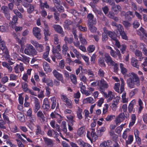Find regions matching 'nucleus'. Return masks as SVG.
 Listing matches in <instances>:
<instances>
[{
  "label": "nucleus",
  "instance_id": "f257e3e1",
  "mask_svg": "<svg viewBox=\"0 0 147 147\" xmlns=\"http://www.w3.org/2000/svg\"><path fill=\"white\" fill-rule=\"evenodd\" d=\"M127 80L128 87L130 89L134 88L140 85L139 78L138 75L134 72L131 73Z\"/></svg>",
  "mask_w": 147,
  "mask_h": 147
},
{
  "label": "nucleus",
  "instance_id": "f03ea898",
  "mask_svg": "<svg viewBox=\"0 0 147 147\" xmlns=\"http://www.w3.org/2000/svg\"><path fill=\"white\" fill-rule=\"evenodd\" d=\"M97 85L100 92L102 93L104 92L105 89L109 87L108 84L103 78H101L100 80L98 81Z\"/></svg>",
  "mask_w": 147,
  "mask_h": 147
},
{
  "label": "nucleus",
  "instance_id": "7ed1b4c3",
  "mask_svg": "<svg viewBox=\"0 0 147 147\" xmlns=\"http://www.w3.org/2000/svg\"><path fill=\"white\" fill-rule=\"evenodd\" d=\"M119 146L116 142L108 140L104 141L100 144V147H119Z\"/></svg>",
  "mask_w": 147,
  "mask_h": 147
},
{
  "label": "nucleus",
  "instance_id": "20e7f679",
  "mask_svg": "<svg viewBox=\"0 0 147 147\" xmlns=\"http://www.w3.org/2000/svg\"><path fill=\"white\" fill-rule=\"evenodd\" d=\"M25 54L29 55H36L37 52L34 47L31 45H27L26 48L24 50Z\"/></svg>",
  "mask_w": 147,
  "mask_h": 147
},
{
  "label": "nucleus",
  "instance_id": "39448f33",
  "mask_svg": "<svg viewBox=\"0 0 147 147\" xmlns=\"http://www.w3.org/2000/svg\"><path fill=\"white\" fill-rule=\"evenodd\" d=\"M31 99L34 100V111L35 113H36L40 108V105L39 100L36 97L32 96L30 97Z\"/></svg>",
  "mask_w": 147,
  "mask_h": 147
},
{
  "label": "nucleus",
  "instance_id": "423d86ee",
  "mask_svg": "<svg viewBox=\"0 0 147 147\" xmlns=\"http://www.w3.org/2000/svg\"><path fill=\"white\" fill-rule=\"evenodd\" d=\"M45 29L43 30V33L44 35V39L46 41L49 40L48 36L51 35V32L49 31V28L47 24L44 23Z\"/></svg>",
  "mask_w": 147,
  "mask_h": 147
},
{
  "label": "nucleus",
  "instance_id": "0eeeda50",
  "mask_svg": "<svg viewBox=\"0 0 147 147\" xmlns=\"http://www.w3.org/2000/svg\"><path fill=\"white\" fill-rule=\"evenodd\" d=\"M42 107L45 111H47L50 110V104L47 98H45L43 100Z\"/></svg>",
  "mask_w": 147,
  "mask_h": 147
},
{
  "label": "nucleus",
  "instance_id": "6e6552de",
  "mask_svg": "<svg viewBox=\"0 0 147 147\" xmlns=\"http://www.w3.org/2000/svg\"><path fill=\"white\" fill-rule=\"evenodd\" d=\"M53 74L55 77L58 80L63 82V78L62 75L59 73L55 69L53 71Z\"/></svg>",
  "mask_w": 147,
  "mask_h": 147
},
{
  "label": "nucleus",
  "instance_id": "1a4fd4ad",
  "mask_svg": "<svg viewBox=\"0 0 147 147\" xmlns=\"http://www.w3.org/2000/svg\"><path fill=\"white\" fill-rule=\"evenodd\" d=\"M94 16L92 13H89L87 16L88 19V25H94L96 23V20H93Z\"/></svg>",
  "mask_w": 147,
  "mask_h": 147
},
{
  "label": "nucleus",
  "instance_id": "9d476101",
  "mask_svg": "<svg viewBox=\"0 0 147 147\" xmlns=\"http://www.w3.org/2000/svg\"><path fill=\"white\" fill-rule=\"evenodd\" d=\"M125 119V113H121L118 115L115 120V123L117 125H119L121 122L123 121Z\"/></svg>",
  "mask_w": 147,
  "mask_h": 147
},
{
  "label": "nucleus",
  "instance_id": "9b49d317",
  "mask_svg": "<svg viewBox=\"0 0 147 147\" xmlns=\"http://www.w3.org/2000/svg\"><path fill=\"white\" fill-rule=\"evenodd\" d=\"M102 93L103 94L104 97L105 98H108L107 100V102H110L115 97V95L113 94V93L111 91H108V94L105 92H102Z\"/></svg>",
  "mask_w": 147,
  "mask_h": 147
},
{
  "label": "nucleus",
  "instance_id": "f8f14e48",
  "mask_svg": "<svg viewBox=\"0 0 147 147\" xmlns=\"http://www.w3.org/2000/svg\"><path fill=\"white\" fill-rule=\"evenodd\" d=\"M135 16L133 12L129 11L126 13L125 15V19L128 21H130Z\"/></svg>",
  "mask_w": 147,
  "mask_h": 147
},
{
  "label": "nucleus",
  "instance_id": "ddd939ff",
  "mask_svg": "<svg viewBox=\"0 0 147 147\" xmlns=\"http://www.w3.org/2000/svg\"><path fill=\"white\" fill-rule=\"evenodd\" d=\"M40 29L38 28H34L33 29V33L34 35L38 39H40L41 35L40 33Z\"/></svg>",
  "mask_w": 147,
  "mask_h": 147
},
{
  "label": "nucleus",
  "instance_id": "4468645a",
  "mask_svg": "<svg viewBox=\"0 0 147 147\" xmlns=\"http://www.w3.org/2000/svg\"><path fill=\"white\" fill-rule=\"evenodd\" d=\"M41 80L43 83L46 84L48 86L50 87H53V82L51 79L43 78Z\"/></svg>",
  "mask_w": 147,
  "mask_h": 147
},
{
  "label": "nucleus",
  "instance_id": "2eb2a0df",
  "mask_svg": "<svg viewBox=\"0 0 147 147\" xmlns=\"http://www.w3.org/2000/svg\"><path fill=\"white\" fill-rule=\"evenodd\" d=\"M50 50V47L49 46H47L46 47V51L43 54V58L49 63H50L51 60L49 58H48Z\"/></svg>",
  "mask_w": 147,
  "mask_h": 147
},
{
  "label": "nucleus",
  "instance_id": "dca6fc26",
  "mask_svg": "<svg viewBox=\"0 0 147 147\" xmlns=\"http://www.w3.org/2000/svg\"><path fill=\"white\" fill-rule=\"evenodd\" d=\"M77 143L80 147H92L90 144L84 142L81 139H79L77 141Z\"/></svg>",
  "mask_w": 147,
  "mask_h": 147
},
{
  "label": "nucleus",
  "instance_id": "f3484780",
  "mask_svg": "<svg viewBox=\"0 0 147 147\" xmlns=\"http://www.w3.org/2000/svg\"><path fill=\"white\" fill-rule=\"evenodd\" d=\"M27 116L28 117L29 119H31L30 123H32L33 122L36 121V118L34 116H32V109H30L27 112Z\"/></svg>",
  "mask_w": 147,
  "mask_h": 147
},
{
  "label": "nucleus",
  "instance_id": "a211bd4d",
  "mask_svg": "<svg viewBox=\"0 0 147 147\" xmlns=\"http://www.w3.org/2000/svg\"><path fill=\"white\" fill-rule=\"evenodd\" d=\"M32 43L33 45L35 46L36 50L39 52H41L43 51L44 50V47L41 44H40L36 42H35L34 44Z\"/></svg>",
  "mask_w": 147,
  "mask_h": 147
},
{
  "label": "nucleus",
  "instance_id": "6ab92c4d",
  "mask_svg": "<svg viewBox=\"0 0 147 147\" xmlns=\"http://www.w3.org/2000/svg\"><path fill=\"white\" fill-rule=\"evenodd\" d=\"M37 115L39 119L42 122L44 123L45 122V117L42 111L40 110L38 111Z\"/></svg>",
  "mask_w": 147,
  "mask_h": 147
},
{
  "label": "nucleus",
  "instance_id": "aec40b11",
  "mask_svg": "<svg viewBox=\"0 0 147 147\" xmlns=\"http://www.w3.org/2000/svg\"><path fill=\"white\" fill-rule=\"evenodd\" d=\"M105 58V61L108 64L110 63V65L112 66H113L114 65L115 62L112 60L111 57L109 55H106Z\"/></svg>",
  "mask_w": 147,
  "mask_h": 147
},
{
  "label": "nucleus",
  "instance_id": "412c9836",
  "mask_svg": "<svg viewBox=\"0 0 147 147\" xmlns=\"http://www.w3.org/2000/svg\"><path fill=\"white\" fill-rule=\"evenodd\" d=\"M0 49L3 52H6L7 48L5 46V43L4 40H2L0 35Z\"/></svg>",
  "mask_w": 147,
  "mask_h": 147
},
{
  "label": "nucleus",
  "instance_id": "4be33fe9",
  "mask_svg": "<svg viewBox=\"0 0 147 147\" xmlns=\"http://www.w3.org/2000/svg\"><path fill=\"white\" fill-rule=\"evenodd\" d=\"M77 134L80 137H82L85 136V132L84 127H82L79 128L77 131Z\"/></svg>",
  "mask_w": 147,
  "mask_h": 147
},
{
  "label": "nucleus",
  "instance_id": "5701e85b",
  "mask_svg": "<svg viewBox=\"0 0 147 147\" xmlns=\"http://www.w3.org/2000/svg\"><path fill=\"white\" fill-rule=\"evenodd\" d=\"M131 65L134 67L138 68L139 67V63L138 60L134 57L131 58Z\"/></svg>",
  "mask_w": 147,
  "mask_h": 147
},
{
  "label": "nucleus",
  "instance_id": "b1692460",
  "mask_svg": "<svg viewBox=\"0 0 147 147\" xmlns=\"http://www.w3.org/2000/svg\"><path fill=\"white\" fill-rule=\"evenodd\" d=\"M55 30L57 32L62 34L63 32V29L61 26L59 25L55 24L53 26Z\"/></svg>",
  "mask_w": 147,
  "mask_h": 147
},
{
  "label": "nucleus",
  "instance_id": "393cba45",
  "mask_svg": "<svg viewBox=\"0 0 147 147\" xmlns=\"http://www.w3.org/2000/svg\"><path fill=\"white\" fill-rule=\"evenodd\" d=\"M52 52L53 55L57 59H62L61 55L58 51L55 49L54 50L52 51Z\"/></svg>",
  "mask_w": 147,
  "mask_h": 147
},
{
  "label": "nucleus",
  "instance_id": "a878e982",
  "mask_svg": "<svg viewBox=\"0 0 147 147\" xmlns=\"http://www.w3.org/2000/svg\"><path fill=\"white\" fill-rule=\"evenodd\" d=\"M45 144L47 146H53V143L51 139L47 138H43Z\"/></svg>",
  "mask_w": 147,
  "mask_h": 147
},
{
  "label": "nucleus",
  "instance_id": "bb28decb",
  "mask_svg": "<svg viewBox=\"0 0 147 147\" xmlns=\"http://www.w3.org/2000/svg\"><path fill=\"white\" fill-rule=\"evenodd\" d=\"M135 53L136 57L138 58L140 61H141L143 58L142 57V53L141 52L136 50Z\"/></svg>",
  "mask_w": 147,
  "mask_h": 147
},
{
  "label": "nucleus",
  "instance_id": "cd10ccee",
  "mask_svg": "<svg viewBox=\"0 0 147 147\" xmlns=\"http://www.w3.org/2000/svg\"><path fill=\"white\" fill-rule=\"evenodd\" d=\"M108 35L111 38V40H116L115 39L117 38V34L114 31H111Z\"/></svg>",
  "mask_w": 147,
  "mask_h": 147
},
{
  "label": "nucleus",
  "instance_id": "c85d7f7f",
  "mask_svg": "<svg viewBox=\"0 0 147 147\" xmlns=\"http://www.w3.org/2000/svg\"><path fill=\"white\" fill-rule=\"evenodd\" d=\"M119 67L121 70V73L124 76H125L127 72V69L124 67V64L122 63H120Z\"/></svg>",
  "mask_w": 147,
  "mask_h": 147
},
{
  "label": "nucleus",
  "instance_id": "c756f323",
  "mask_svg": "<svg viewBox=\"0 0 147 147\" xmlns=\"http://www.w3.org/2000/svg\"><path fill=\"white\" fill-rule=\"evenodd\" d=\"M40 8L41 9H45V7L47 9H49V6L47 2L46 1L45 2L43 3L41 1H40Z\"/></svg>",
  "mask_w": 147,
  "mask_h": 147
},
{
  "label": "nucleus",
  "instance_id": "7c9ffc66",
  "mask_svg": "<svg viewBox=\"0 0 147 147\" xmlns=\"http://www.w3.org/2000/svg\"><path fill=\"white\" fill-rule=\"evenodd\" d=\"M35 133L37 135L40 134L42 135L43 134V132L41 130V127L39 125H36Z\"/></svg>",
  "mask_w": 147,
  "mask_h": 147
},
{
  "label": "nucleus",
  "instance_id": "2f4dec72",
  "mask_svg": "<svg viewBox=\"0 0 147 147\" xmlns=\"http://www.w3.org/2000/svg\"><path fill=\"white\" fill-rule=\"evenodd\" d=\"M134 140L133 136L132 135H129L128 136V140H126V145L128 147V144H131L132 142Z\"/></svg>",
  "mask_w": 147,
  "mask_h": 147
},
{
  "label": "nucleus",
  "instance_id": "473e14b6",
  "mask_svg": "<svg viewBox=\"0 0 147 147\" xmlns=\"http://www.w3.org/2000/svg\"><path fill=\"white\" fill-rule=\"evenodd\" d=\"M2 65L4 67L7 68L8 69L9 72H11L12 68L9 64L5 62H3Z\"/></svg>",
  "mask_w": 147,
  "mask_h": 147
},
{
  "label": "nucleus",
  "instance_id": "72a5a7b5",
  "mask_svg": "<svg viewBox=\"0 0 147 147\" xmlns=\"http://www.w3.org/2000/svg\"><path fill=\"white\" fill-rule=\"evenodd\" d=\"M51 109H54L56 106V100L55 97L54 96L51 97Z\"/></svg>",
  "mask_w": 147,
  "mask_h": 147
},
{
  "label": "nucleus",
  "instance_id": "f704fd0d",
  "mask_svg": "<svg viewBox=\"0 0 147 147\" xmlns=\"http://www.w3.org/2000/svg\"><path fill=\"white\" fill-rule=\"evenodd\" d=\"M82 109L79 107H78L77 111V115L78 118L80 119H82L83 118L82 114Z\"/></svg>",
  "mask_w": 147,
  "mask_h": 147
},
{
  "label": "nucleus",
  "instance_id": "c9c22d12",
  "mask_svg": "<svg viewBox=\"0 0 147 147\" xmlns=\"http://www.w3.org/2000/svg\"><path fill=\"white\" fill-rule=\"evenodd\" d=\"M22 88L23 91L25 92H28L29 88H28V85L27 84L24 82L22 83Z\"/></svg>",
  "mask_w": 147,
  "mask_h": 147
},
{
  "label": "nucleus",
  "instance_id": "e433bc0d",
  "mask_svg": "<svg viewBox=\"0 0 147 147\" xmlns=\"http://www.w3.org/2000/svg\"><path fill=\"white\" fill-rule=\"evenodd\" d=\"M43 65L44 69L45 71L47 72L51 71L50 67L48 63L47 62H45L43 63Z\"/></svg>",
  "mask_w": 147,
  "mask_h": 147
},
{
  "label": "nucleus",
  "instance_id": "4c0bfd02",
  "mask_svg": "<svg viewBox=\"0 0 147 147\" xmlns=\"http://www.w3.org/2000/svg\"><path fill=\"white\" fill-rule=\"evenodd\" d=\"M62 53L64 55H66L67 53V52L68 50V48L66 44L63 45L62 46Z\"/></svg>",
  "mask_w": 147,
  "mask_h": 147
},
{
  "label": "nucleus",
  "instance_id": "58836bf2",
  "mask_svg": "<svg viewBox=\"0 0 147 147\" xmlns=\"http://www.w3.org/2000/svg\"><path fill=\"white\" fill-rule=\"evenodd\" d=\"M70 78L72 82L74 84H76L77 81L76 76L74 74H71L70 75Z\"/></svg>",
  "mask_w": 147,
  "mask_h": 147
},
{
  "label": "nucleus",
  "instance_id": "ea45409f",
  "mask_svg": "<svg viewBox=\"0 0 147 147\" xmlns=\"http://www.w3.org/2000/svg\"><path fill=\"white\" fill-rule=\"evenodd\" d=\"M137 46L136 42L133 41L132 44L130 46V49L131 51H133L137 48Z\"/></svg>",
  "mask_w": 147,
  "mask_h": 147
},
{
  "label": "nucleus",
  "instance_id": "a19ab883",
  "mask_svg": "<svg viewBox=\"0 0 147 147\" xmlns=\"http://www.w3.org/2000/svg\"><path fill=\"white\" fill-rule=\"evenodd\" d=\"M79 37L81 43L83 45L86 44L87 42L86 40L84 38L82 37V34H79Z\"/></svg>",
  "mask_w": 147,
  "mask_h": 147
},
{
  "label": "nucleus",
  "instance_id": "79ce46f5",
  "mask_svg": "<svg viewBox=\"0 0 147 147\" xmlns=\"http://www.w3.org/2000/svg\"><path fill=\"white\" fill-rule=\"evenodd\" d=\"M17 117L19 120L22 122H24L25 121L24 116L22 113H19L17 115Z\"/></svg>",
  "mask_w": 147,
  "mask_h": 147
},
{
  "label": "nucleus",
  "instance_id": "37998d69",
  "mask_svg": "<svg viewBox=\"0 0 147 147\" xmlns=\"http://www.w3.org/2000/svg\"><path fill=\"white\" fill-rule=\"evenodd\" d=\"M64 40L65 41V43H68L69 44L72 43L73 42V36L69 38H68L66 36L65 37Z\"/></svg>",
  "mask_w": 147,
  "mask_h": 147
},
{
  "label": "nucleus",
  "instance_id": "c03bdc74",
  "mask_svg": "<svg viewBox=\"0 0 147 147\" xmlns=\"http://www.w3.org/2000/svg\"><path fill=\"white\" fill-rule=\"evenodd\" d=\"M138 89L135 88L132 90L129 93V96L131 97L133 96L135 94L137 93L138 92Z\"/></svg>",
  "mask_w": 147,
  "mask_h": 147
},
{
  "label": "nucleus",
  "instance_id": "a18cd8bd",
  "mask_svg": "<svg viewBox=\"0 0 147 147\" xmlns=\"http://www.w3.org/2000/svg\"><path fill=\"white\" fill-rule=\"evenodd\" d=\"M95 46L93 45H90L88 46L87 49L88 52L89 53L93 52L95 49Z\"/></svg>",
  "mask_w": 147,
  "mask_h": 147
},
{
  "label": "nucleus",
  "instance_id": "49530a36",
  "mask_svg": "<svg viewBox=\"0 0 147 147\" xmlns=\"http://www.w3.org/2000/svg\"><path fill=\"white\" fill-rule=\"evenodd\" d=\"M79 76L80 80L83 81L84 84L86 82V78L85 76L83 75L82 73L80 74Z\"/></svg>",
  "mask_w": 147,
  "mask_h": 147
},
{
  "label": "nucleus",
  "instance_id": "de8ad7c7",
  "mask_svg": "<svg viewBox=\"0 0 147 147\" xmlns=\"http://www.w3.org/2000/svg\"><path fill=\"white\" fill-rule=\"evenodd\" d=\"M142 66L145 71H147V57L145 59L144 61L142 64Z\"/></svg>",
  "mask_w": 147,
  "mask_h": 147
},
{
  "label": "nucleus",
  "instance_id": "09e8293b",
  "mask_svg": "<svg viewBox=\"0 0 147 147\" xmlns=\"http://www.w3.org/2000/svg\"><path fill=\"white\" fill-rule=\"evenodd\" d=\"M21 55L22 57H23V62L24 63H28L30 61V58L27 57L25 55H23L21 54Z\"/></svg>",
  "mask_w": 147,
  "mask_h": 147
},
{
  "label": "nucleus",
  "instance_id": "8fccbe9b",
  "mask_svg": "<svg viewBox=\"0 0 147 147\" xmlns=\"http://www.w3.org/2000/svg\"><path fill=\"white\" fill-rule=\"evenodd\" d=\"M124 27L127 28L131 26V24L127 21H123L122 23Z\"/></svg>",
  "mask_w": 147,
  "mask_h": 147
},
{
  "label": "nucleus",
  "instance_id": "3c124183",
  "mask_svg": "<svg viewBox=\"0 0 147 147\" xmlns=\"http://www.w3.org/2000/svg\"><path fill=\"white\" fill-rule=\"evenodd\" d=\"M120 85L119 83H117L115 84V86L114 87V89L118 93L120 92L119 87Z\"/></svg>",
  "mask_w": 147,
  "mask_h": 147
},
{
  "label": "nucleus",
  "instance_id": "603ef678",
  "mask_svg": "<svg viewBox=\"0 0 147 147\" xmlns=\"http://www.w3.org/2000/svg\"><path fill=\"white\" fill-rule=\"evenodd\" d=\"M45 89L46 90L45 94L46 96L48 97H49L50 96L51 91L50 88L48 86H47L45 87Z\"/></svg>",
  "mask_w": 147,
  "mask_h": 147
},
{
  "label": "nucleus",
  "instance_id": "864d4df0",
  "mask_svg": "<svg viewBox=\"0 0 147 147\" xmlns=\"http://www.w3.org/2000/svg\"><path fill=\"white\" fill-rule=\"evenodd\" d=\"M102 1L111 6H115V2L113 0H102Z\"/></svg>",
  "mask_w": 147,
  "mask_h": 147
},
{
  "label": "nucleus",
  "instance_id": "5fc2aeb1",
  "mask_svg": "<svg viewBox=\"0 0 147 147\" xmlns=\"http://www.w3.org/2000/svg\"><path fill=\"white\" fill-rule=\"evenodd\" d=\"M9 76V80L11 81H16L17 79V76L13 74H10Z\"/></svg>",
  "mask_w": 147,
  "mask_h": 147
},
{
  "label": "nucleus",
  "instance_id": "6e6d98bb",
  "mask_svg": "<svg viewBox=\"0 0 147 147\" xmlns=\"http://www.w3.org/2000/svg\"><path fill=\"white\" fill-rule=\"evenodd\" d=\"M134 107V104L133 103L130 102L128 106V111L129 113H130L132 111Z\"/></svg>",
  "mask_w": 147,
  "mask_h": 147
},
{
  "label": "nucleus",
  "instance_id": "4d7b16f0",
  "mask_svg": "<svg viewBox=\"0 0 147 147\" xmlns=\"http://www.w3.org/2000/svg\"><path fill=\"white\" fill-rule=\"evenodd\" d=\"M117 29L119 32L120 34L124 31L123 26L120 24H119L117 25Z\"/></svg>",
  "mask_w": 147,
  "mask_h": 147
},
{
  "label": "nucleus",
  "instance_id": "13d9d810",
  "mask_svg": "<svg viewBox=\"0 0 147 147\" xmlns=\"http://www.w3.org/2000/svg\"><path fill=\"white\" fill-rule=\"evenodd\" d=\"M3 116L4 120L5 123H7L8 124L9 123L10 121L9 120L7 115H5L4 113H3Z\"/></svg>",
  "mask_w": 147,
  "mask_h": 147
},
{
  "label": "nucleus",
  "instance_id": "bf43d9fd",
  "mask_svg": "<svg viewBox=\"0 0 147 147\" xmlns=\"http://www.w3.org/2000/svg\"><path fill=\"white\" fill-rule=\"evenodd\" d=\"M82 57L86 63V65H89L90 64L89 63V58L88 57L83 55L82 56Z\"/></svg>",
  "mask_w": 147,
  "mask_h": 147
},
{
  "label": "nucleus",
  "instance_id": "052dcab7",
  "mask_svg": "<svg viewBox=\"0 0 147 147\" xmlns=\"http://www.w3.org/2000/svg\"><path fill=\"white\" fill-rule=\"evenodd\" d=\"M108 38L107 34L105 33L102 34V40L103 42H105L107 41Z\"/></svg>",
  "mask_w": 147,
  "mask_h": 147
},
{
  "label": "nucleus",
  "instance_id": "680f3d73",
  "mask_svg": "<svg viewBox=\"0 0 147 147\" xmlns=\"http://www.w3.org/2000/svg\"><path fill=\"white\" fill-rule=\"evenodd\" d=\"M16 136L18 139H20L25 144L27 142L25 140L22 138V136H21V135L20 134H16Z\"/></svg>",
  "mask_w": 147,
  "mask_h": 147
},
{
  "label": "nucleus",
  "instance_id": "e2e57ef3",
  "mask_svg": "<svg viewBox=\"0 0 147 147\" xmlns=\"http://www.w3.org/2000/svg\"><path fill=\"white\" fill-rule=\"evenodd\" d=\"M98 63L101 66L105 67V66L104 60L100 58V59H98Z\"/></svg>",
  "mask_w": 147,
  "mask_h": 147
},
{
  "label": "nucleus",
  "instance_id": "0e129e2a",
  "mask_svg": "<svg viewBox=\"0 0 147 147\" xmlns=\"http://www.w3.org/2000/svg\"><path fill=\"white\" fill-rule=\"evenodd\" d=\"M105 73L104 71L101 69H100L98 70V75L100 77H103L104 76Z\"/></svg>",
  "mask_w": 147,
  "mask_h": 147
},
{
  "label": "nucleus",
  "instance_id": "69168bd1",
  "mask_svg": "<svg viewBox=\"0 0 147 147\" xmlns=\"http://www.w3.org/2000/svg\"><path fill=\"white\" fill-rule=\"evenodd\" d=\"M1 9L3 13L9 11V9L7 6H3L1 7Z\"/></svg>",
  "mask_w": 147,
  "mask_h": 147
},
{
  "label": "nucleus",
  "instance_id": "338daca9",
  "mask_svg": "<svg viewBox=\"0 0 147 147\" xmlns=\"http://www.w3.org/2000/svg\"><path fill=\"white\" fill-rule=\"evenodd\" d=\"M0 30L2 32H7L8 30L7 28L4 26H0Z\"/></svg>",
  "mask_w": 147,
  "mask_h": 147
},
{
  "label": "nucleus",
  "instance_id": "774afa93",
  "mask_svg": "<svg viewBox=\"0 0 147 147\" xmlns=\"http://www.w3.org/2000/svg\"><path fill=\"white\" fill-rule=\"evenodd\" d=\"M34 9L33 6L32 5H30L28 8L27 9V12L29 13H31Z\"/></svg>",
  "mask_w": 147,
  "mask_h": 147
}]
</instances>
